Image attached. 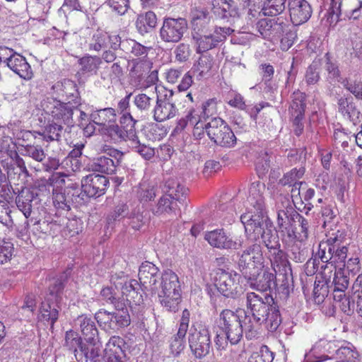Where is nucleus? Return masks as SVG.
<instances>
[{"label": "nucleus", "mask_w": 362, "mask_h": 362, "mask_svg": "<svg viewBox=\"0 0 362 362\" xmlns=\"http://www.w3.org/2000/svg\"><path fill=\"white\" fill-rule=\"evenodd\" d=\"M109 185L108 178L99 174H90L83 177L81 186L71 183L64 188H56L52 192V200L57 214H66L71 207L85 205L91 197L103 195Z\"/></svg>", "instance_id": "obj_1"}, {"label": "nucleus", "mask_w": 362, "mask_h": 362, "mask_svg": "<svg viewBox=\"0 0 362 362\" xmlns=\"http://www.w3.org/2000/svg\"><path fill=\"white\" fill-rule=\"evenodd\" d=\"M22 155L31 158L37 162H42L46 157V153L40 145L27 144L22 146Z\"/></svg>", "instance_id": "obj_50"}, {"label": "nucleus", "mask_w": 362, "mask_h": 362, "mask_svg": "<svg viewBox=\"0 0 362 362\" xmlns=\"http://www.w3.org/2000/svg\"><path fill=\"white\" fill-rule=\"evenodd\" d=\"M273 33H271L269 40H277L286 31L288 28L282 18H273Z\"/></svg>", "instance_id": "obj_62"}, {"label": "nucleus", "mask_w": 362, "mask_h": 362, "mask_svg": "<svg viewBox=\"0 0 362 362\" xmlns=\"http://www.w3.org/2000/svg\"><path fill=\"white\" fill-rule=\"evenodd\" d=\"M282 201V208L278 206L277 224L282 228L284 224L293 225V221L295 220V216L297 211L292 206L290 200L284 197Z\"/></svg>", "instance_id": "obj_38"}, {"label": "nucleus", "mask_w": 362, "mask_h": 362, "mask_svg": "<svg viewBox=\"0 0 362 362\" xmlns=\"http://www.w3.org/2000/svg\"><path fill=\"white\" fill-rule=\"evenodd\" d=\"M344 19H358L362 9V0H343Z\"/></svg>", "instance_id": "obj_44"}, {"label": "nucleus", "mask_w": 362, "mask_h": 362, "mask_svg": "<svg viewBox=\"0 0 362 362\" xmlns=\"http://www.w3.org/2000/svg\"><path fill=\"white\" fill-rule=\"evenodd\" d=\"M257 7L264 16H276L286 8V0H259Z\"/></svg>", "instance_id": "obj_35"}, {"label": "nucleus", "mask_w": 362, "mask_h": 362, "mask_svg": "<svg viewBox=\"0 0 362 362\" xmlns=\"http://www.w3.org/2000/svg\"><path fill=\"white\" fill-rule=\"evenodd\" d=\"M53 98L57 100H64L66 103L79 107L81 105V98L76 83L70 79L57 81L51 88Z\"/></svg>", "instance_id": "obj_16"}, {"label": "nucleus", "mask_w": 362, "mask_h": 362, "mask_svg": "<svg viewBox=\"0 0 362 362\" xmlns=\"http://www.w3.org/2000/svg\"><path fill=\"white\" fill-rule=\"evenodd\" d=\"M248 216L243 218L245 233L248 240L257 243L261 239L262 243L269 252L281 247L279 235L274 227L273 222L268 216L255 217Z\"/></svg>", "instance_id": "obj_4"}, {"label": "nucleus", "mask_w": 362, "mask_h": 362, "mask_svg": "<svg viewBox=\"0 0 362 362\" xmlns=\"http://www.w3.org/2000/svg\"><path fill=\"white\" fill-rule=\"evenodd\" d=\"M78 64L80 68L76 73V76L78 77V79H81L96 74L102 64V60L98 56L86 54L78 59Z\"/></svg>", "instance_id": "obj_27"}, {"label": "nucleus", "mask_w": 362, "mask_h": 362, "mask_svg": "<svg viewBox=\"0 0 362 362\" xmlns=\"http://www.w3.org/2000/svg\"><path fill=\"white\" fill-rule=\"evenodd\" d=\"M133 103L136 107L133 112H136L140 118L153 115L156 100L145 93H139L134 97Z\"/></svg>", "instance_id": "obj_32"}, {"label": "nucleus", "mask_w": 362, "mask_h": 362, "mask_svg": "<svg viewBox=\"0 0 362 362\" xmlns=\"http://www.w3.org/2000/svg\"><path fill=\"white\" fill-rule=\"evenodd\" d=\"M245 305L251 323L257 330L264 324L269 332H275L280 326L282 318L276 300L269 293L246 292Z\"/></svg>", "instance_id": "obj_2"}, {"label": "nucleus", "mask_w": 362, "mask_h": 362, "mask_svg": "<svg viewBox=\"0 0 362 362\" xmlns=\"http://www.w3.org/2000/svg\"><path fill=\"white\" fill-rule=\"evenodd\" d=\"M41 107L45 113L51 115L53 120L69 127L74 126V111L78 110L74 105L62 102L53 97H47L41 101Z\"/></svg>", "instance_id": "obj_10"}, {"label": "nucleus", "mask_w": 362, "mask_h": 362, "mask_svg": "<svg viewBox=\"0 0 362 362\" xmlns=\"http://www.w3.org/2000/svg\"><path fill=\"white\" fill-rule=\"evenodd\" d=\"M136 28L138 33L144 35L151 33L157 26V16L153 11H147L139 15L136 21Z\"/></svg>", "instance_id": "obj_36"}, {"label": "nucleus", "mask_w": 362, "mask_h": 362, "mask_svg": "<svg viewBox=\"0 0 362 362\" xmlns=\"http://www.w3.org/2000/svg\"><path fill=\"white\" fill-rule=\"evenodd\" d=\"M265 256L269 259L275 272L276 268H277L279 271L282 269L286 274L289 273L290 276H292V268L288 260V255L287 252L281 249V246L269 252H265Z\"/></svg>", "instance_id": "obj_26"}, {"label": "nucleus", "mask_w": 362, "mask_h": 362, "mask_svg": "<svg viewBox=\"0 0 362 362\" xmlns=\"http://www.w3.org/2000/svg\"><path fill=\"white\" fill-rule=\"evenodd\" d=\"M13 193L16 194L15 203L17 208L26 218H28L31 214L33 202L36 199L37 194L34 193L30 189L24 187L18 189V192L13 190Z\"/></svg>", "instance_id": "obj_25"}, {"label": "nucleus", "mask_w": 362, "mask_h": 362, "mask_svg": "<svg viewBox=\"0 0 362 362\" xmlns=\"http://www.w3.org/2000/svg\"><path fill=\"white\" fill-rule=\"evenodd\" d=\"M338 111L346 119L356 124L358 121L360 112L357 109L353 98L341 96L337 100Z\"/></svg>", "instance_id": "obj_30"}, {"label": "nucleus", "mask_w": 362, "mask_h": 362, "mask_svg": "<svg viewBox=\"0 0 362 362\" xmlns=\"http://www.w3.org/2000/svg\"><path fill=\"white\" fill-rule=\"evenodd\" d=\"M165 194L162 196L152 209L156 216H177L179 209L177 202L184 201L187 189L175 179H168L165 184Z\"/></svg>", "instance_id": "obj_6"}, {"label": "nucleus", "mask_w": 362, "mask_h": 362, "mask_svg": "<svg viewBox=\"0 0 362 362\" xmlns=\"http://www.w3.org/2000/svg\"><path fill=\"white\" fill-rule=\"evenodd\" d=\"M108 34L101 30L95 31L88 44L90 51L100 52L107 47Z\"/></svg>", "instance_id": "obj_47"}, {"label": "nucleus", "mask_w": 362, "mask_h": 362, "mask_svg": "<svg viewBox=\"0 0 362 362\" xmlns=\"http://www.w3.org/2000/svg\"><path fill=\"white\" fill-rule=\"evenodd\" d=\"M215 286L224 297L235 299L240 295V276L237 273L219 269L215 276Z\"/></svg>", "instance_id": "obj_15"}, {"label": "nucleus", "mask_w": 362, "mask_h": 362, "mask_svg": "<svg viewBox=\"0 0 362 362\" xmlns=\"http://www.w3.org/2000/svg\"><path fill=\"white\" fill-rule=\"evenodd\" d=\"M84 339L91 344L99 342L98 330L94 320L86 315L78 316L76 319Z\"/></svg>", "instance_id": "obj_29"}, {"label": "nucleus", "mask_w": 362, "mask_h": 362, "mask_svg": "<svg viewBox=\"0 0 362 362\" xmlns=\"http://www.w3.org/2000/svg\"><path fill=\"white\" fill-rule=\"evenodd\" d=\"M173 91L169 90L163 96L157 95L152 115L156 122H165L177 115L178 109L173 99Z\"/></svg>", "instance_id": "obj_17"}, {"label": "nucleus", "mask_w": 362, "mask_h": 362, "mask_svg": "<svg viewBox=\"0 0 362 362\" xmlns=\"http://www.w3.org/2000/svg\"><path fill=\"white\" fill-rule=\"evenodd\" d=\"M213 66V57L210 55H202L191 69L192 74L198 80L210 76V71Z\"/></svg>", "instance_id": "obj_39"}, {"label": "nucleus", "mask_w": 362, "mask_h": 362, "mask_svg": "<svg viewBox=\"0 0 362 362\" xmlns=\"http://www.w3.org/2000/svg\"><path fill=\"white\" fill-rule=\"evenodd\" d=\"M228 8L223 6L221 8L219 12L216 13L214 16L216 18L230 22L234 18L239 17L238 8L235 6L233 0H228Z\"/></svg>", "instance_id": "obj_52"}, {"label": "nucleus", "mask_w": 362, "mask_h": 362, "mask_svg": "<svg viewBox=\"0 0 362 362\" xmlns=\"http://www.w3.org/2000/svg\"><path fill=\"white\" fill-rule=\"evenodd\" d=\"M265 191V185L259 181L254 182L250 185L247 202L252 208L250 211L241 215L240 221L243 224L245 216H248L252 219L257 216H268L264 197Z\"/></svg>", "instance_id": "obj_14"}, {"label": "nucleus", "mask_w": 362, "mask_h": 362, "mask_svg": "<svg viewBox=\"0 0 362 362\" xmlns=\"http://www.w3.org/2000/svg\"><path fill=\"white\" fill-rule=\"evenodd\" d=\"M233 30L229 27H216L214 32L207 33L193 39L197 45V52L202 53L216 47L224 41L227 36L232 34Z\"/></svg>", "instance_id": "obj_18"}, {"label": "nucleus", "mask_w": 362, "mask_h": 362, "mask_svg": "<svg viewBox=\"0 0 362 362\" xmlns=\"http://www.w3.org/2000/svg\"><path fill=\"white\" fill-rule=\"evenodd\" d=\"M320 62L313 61L307 68L305 74V81L308 85H315L320 79Z\"/></svg>", "instance_id": "obj_53"}, {"label": "nucleus", "mask_w": 362, "mask_h": 362, "mask_svg": "<svg viewBox=\"0 0 362 362\" xmlns=\"http://www.w3.org/2000/svg\"><path fill=\"white\" fill-rule=\"evenodd\" d=\"M116 305L113 312L100 309L95 314L94 318L98 325L106 332H116L130 325L131 318L126 303H117Z\"/></svg>", "instance_id": "obj_7"}, {"label": "nucleus", "mask_w": 362, "mask_h": 362, "mask_svg": "<svg viewBox=\"0 0 362 362\" xmlns=\"http://www.w3.org/2000/svg\"><path fill=\"white\" fill-rule=\"evenodd\" d=\"M246 279L250 288L262 293L276 289L277 287L276 274L269 270H264L262 273L257 272Z\"/></svg>", "instance_id": "obj_23"}, {"label": "nucleus", "mask_w": 362, "mask_h": 362, "mask_svg": "<svg viewBox=\"0 0 362 362\" xmlns=\"http://www.w3.org/2000/svg\"><path fill=\"white\" fill-rule=\"evenodd\" d=\"M10 70L24 80H30L33 76L30 65L26 59L15 52L6 65Z\"/></svg>", "instance_id": "obj_24"}, {"label": "nucleus", "mask_w": 362, "mask_h": 362, "mask_svg": "<svg viewBox=\"0 0 362 362\" xmlns=\"http://www.w3.org/2000/svg\"><path fill=\"white\" fill-rule=\"evenodd\" d=\"M188 343L196 358L202 359L209 354L211 341L209 325L201 320L194 322L189 331Z\"/></svg>", "instance_id": "obj_8"}, {"label": "nucleus", "mask_w": 362, "mask_h": 362, "mask_svg": "<svg viewBox=\"0 0 362 362\" xmlns=\"http://www.w3.org/2000/svg\"><path fill=\"white\" fill-rule=\"evenodd\" d=\"M206 127L207 136L215 144L224 148H232L236 144L235 134L221 118H211Z\"/></svg>", "instance_id": "obj_11"}, {"label": "nucleus", "mask_w": 362, "mask_h": 362, "mask_svg": "<svg viewBox=\"0 0 362 362\" xmlns=\"http://www.w3.org/2000/svg\"><path fill=\"white\" fill-rule=\"evenodd\" d=\"M305 93L297 90L293 93L291 95V103L288 109L291 116L305 115Z\"/></svg>", "instance_id": "obj_42"}, {"label": "nucleus", "mask_w": 362, "mask_h": 362, "mask_svg": "<svg viewBox=\"0 0 362 362\" xmlns=\"http://www.w3.org/2000/svg\"><path fill=\"white\" fill-rule=\"evenodd\" d=\"M188 23L185 18H163L159 29V37L165 43H177L187 32Z\"/></svg>", "instance_id": "obj_12"}, {"label": "nucleus", "mask_w": 362, "mask_h": 362, "mask_svg": "<svg viewBox=\"0 0 362 362\" xmlns=\"http://www.w3.org/2000/svg\"><path fill=\"white\" fill-rule=\"evenodd\" d=\"M343 4V0L331 1L327 13V21L330 24H336L339 21L344 19V17H342V16H344V8L341 9Z\"/></svg>", "instance_id": "obj_48"}, {"label": "nucleus", "mask_w": 362, "mask_h": 362, "mask_svg": "<svg viewBox=\"0 0 362 362\" xmlns=\"http://www.w3.org/2000/svg\"><path fill=\"white\" fill-rule=\"evenodd\" d=\"M210 17L206 10L197 11L192 19V37H199L208 33Z\"/></svg>", "instance_id": "obj_33"}, {"label": "nucleus", "mask_w": 362, "mask_h": 362, "mask_svg": "<svg viewBox=\"0 0 362 362\" xmlns=\"http://www.w3.org/2000/svg\"><path fill=\"white\" fill-rule=\"evenodd\" d=\"M199 117H200L199 111L193 107L190 108L185 117L177 120L175 131L177 132H182L188 123L193 124L197 121V119H199Z\"/></svg>", "instance_id": "obj_57"}, {"label": "nucleus", "mask_w": 362, "mask_h": 362, "mask_svg": "<svg viewBox=\"0 0 362 362\" xmlns=\"http://www.w3.org/2000/svg\"><path fill=\"white\" fill-rule=\"evenodd\" d=\"M274 354L266 345H262L259 350L253 352L248 359V362H272Z\"/></svg>", "instance_id": "obj_55"}, {"label": "nucleus", "mask_w": 362, "mask_h": 362, "mask_svg": "<svg viewBox=\"0 0 362 362\" xmlns=\"http://www.w3.org/2000/svg\"><path fill=\"white\" fill-rule=\"evenodd\" d=\"M70 129L64 124L57 122L52 119H49L45 125L42 133H40L44 140L46 141H60L62 137H64L66 132H69Z\"/></svg>", "instance_id": "obj_28"}, {"label": "nucleus", "mask_w": 362, "mask_h": 362, "mask_svg": "<svg viewBox=\"0 0 362 362\" xmlns=\"http://www.w3.org/2000/svg\"><path fill=\"white\" fill-rule=\"evenodd\" d=\"M204 238L213 247L219 249L237 250L243 245V240L240 238L233 240L227 235L223 229H216L207 232Z\"/></svg>", "instance_id": "obj_19"}, {"label": "nucleus", "mask_w": 362, "mask_h": 362, "mask_svg": "<svg viewBox=\"0 0 362 362\" xmlns=\"http://www.w3.org/2000/svg\"><path fill=\"white\" fill-rule=\"evenodd\" d=\"M238 269L245 279L247 276L255 275L259 272L257 264H260L262 259L260 244L257 243L252 244L241 253H238Z\"/></svg>", "instance_id": "obj_13"}, {"label": "nucleus", "mask_w": 362, "mask_h": 362, "mask_svg": "<svg viewBox=\"0 0 362 362\" xmlns=\"http://www.w3.org/2000/svg\"><path fill=\"white\" fill-rule=\"evenodd\" d=\"M217 99L215 98H210L204 102L201 109H197L199 111L200 118L206 120L210 117L212 118L217 113Z\"/></svg>", "instance_id": "obj_56"}, {"label": "nucleus", "mask_w": 362, "mask_h": 362, "mask_svg": "<svg viewBox=\"0 0 362 362\" xmlns=\"http://www.w3.org/2000/svg\"><path fill=\"white\" fill-rule=\"evenodd\" d=\"M331 288L330 281L325 276H321L320 279H316L314 284L313 296L315 301L317 303H322L326 297L328 296Z\"/></svg>", "instance_id": "obj_43"}, {"label": "nucleus", "mask_w": 362, "mask_h": 362, "mask_svg": "<svg viewBox=\"0 0 362 362\" xmlns=\"http://www.w3.org/2000/svg\"><path fill=\"white\" fill-rule=\"evenodd\" d=\"M116 115L115 109L106 107L93 110L89 115V119L99 127H106L107 122L115 121Z\"/></svg>", "instance_id": "obj_40"}, {"label": "nucleus", "mask_w": 362, "mask_h": 362, "mask_svg": "<svg viewBox=\"0 0 362 362\" xmlns=\"http://www.w3.org/2000/svg\"><path fill=\"white\" fill-rule=\"evenodd\" d=\"M105 130V134L115 142H120L129 139L127 133L117 124L107 125Z\"/></svg>", "instance_id": "obj_54"}, {"label": "nucleus", "mask_w": 362, "mask_h": 362, "mask_svg": "<svg viewBox=\"0 0 362 362\" xmlns=\"http://www.w3.org/2000/svg\"><path fill=\"white\" fill-rule=\"evenodd\" d=\"M339 231L334 237L322 240L318 245L317 255L323 263L343 264L348 255V248L343 244L341 233Z\"/></svg>", "instance_id": "obj_9"}, {"label": "nucleus", "mask_w": 362, "mask_h": 362, "mask_svg": "<svg viewBox=\"0 0 362 362\" xmlns=\"http://www.w3.org/2000/svg\"><path fill=\"white\" fill-rule=\"evenodd\" d=\"M81 337L73 330L66 332L64 346L69 350L74 351L76 357H78L81 347L83 346Z\"/></svg>", "instance_id": "obj_49"}, {"label": "nucleus", "mask_w": 362, "mask_h": 362, "mask_svg": "<svg viewBox=\"0 0 362 362\" xmlns=\"http://www.w3.org/2000/svg\"><path fill=\"white\" fill-rule=\"evenodd\" d=\"M106 358L109 357H127L126 342L119 336L110 337L105 349Z\"/></svg>", "instance_id": "obj_37"}, {"label": "nucleus", "mask_w": 362, "mask_h": 362, "mask_svg": "<svg viewBox=\"0 0 362 362\" xmlns=\"http://www.w3.org/2000/svg\"><path fill=\"white\" fill-rule=\"evenodd\" d=\"M132 144H134L132 146L133 150L138 153L142 158L145 160L151 159L155 155L154 148L150 147L149 146L145 145L144 144H141L139 140L138 136L131 139Z\"/></svg>", "instance_id": "obj_58"}, {"label": "nucleus", "mask_w": 362, "mask_h": 362, "mask_svg": "<svg viewBox=\"0 0 362 362\" xmlns=\"http://www.w3.org/2000/svg\"><path fill=\"white\" fill-rule=\"evenodd\" d=\"M288 8L291 21L296 26L306 23L313 13L312 7L306 0H288Z\"/></svg>", "instance_id": "obj_21"}, {"label": "nucleus", "mask_w": 362, "mask_h": 362, "mask_svg": "<svg viewBox=\"0 0 362 362\" xmlns=\"http://www.w3.org/2000/svg\"><path fill=\"white\" fill-rule=\"evenodd\" d=\"M341 83L357 100H362V81L345 79Z\"/></svg>", "instance_id": "obj_59"}, {"label": "nucleus", "mask_w": 362, "mask_h": 362, "mask_svg": "<svg viewBox=\"0 0 362 362\" xmlns=\"http://www.w3.org/2000/svg\"><path fill=\"white\" fill-rule=\"evenodd\" d=\"M305 172V166H300L298 169L297 168H294L284 175V176L279 180V184L283 186H292L293 188L291 192L293 193L297 191L299 194L301 185L305 183L303 182H298V180L303 177Z\"/></svg>", "instance_id": "obj_34"}, {"label": "nucleus", "mask_w": 362, "mask_h": 362, "mask_svg": "<svg viewBox=\"0 0 362 362\" xmlns=\"http://www.w3.org/2000/svg\"><path fill=\"white\" fill-rule=\"evenodd\" d=\"M88 167L90 171L107 175L114 174L117 168L114 163V160L107 156H100L94 158L90 161Z\"/></svg>", "instance_id": "obj_31"}, {"label": "nucleus", "mask_w": 362, "mask_h": 362, "mask_svg": "<svg viewBox=\"0 0 362 362\" xmlns=\"http://www.w3.org/2000/svg\"><path fill=\"white\" fill-rule=\"evenodd\" d=\"M330 284L331 288L339 291H346L349 284V281L341 269H339L338 271L335 270L334 277Z\"/></svg>", "instance_id": "obj_60"}, {"label": "nucleus", "mask_w": 362, "mask_h": 362, "mask_svg": "<svg viewBox=\"0 0 362 362\" xmlns=\"http://www.w3.org/2000/svg\"><path fill=\"white\" fill-rule=\"evenodd\" d=\"M68 279L66 273L62 274L58 278L54 279L53 283L49 287V292L45 296H54L55 299L61 300V293L64 288Z\"/></svg>", "instance_id": "obj_51"}, {"label": "nucleus", "mask_w": 362, "mask_h": 362, "mask_svg": "<svg viewBox=\"0 0 362 362\" xmlns=\"http://www.w3.org/2000/svg\"><path fill=\"white\" fill-rule=\"evenodd\" d=\"M95 344H83L78 354V361L81 362H96L100 356V349Z\"/></svg>", "instance_id": "obj_46"}, {"label": "nucleus", "mask_w": 362, "mask_h": 362, "mask_svg": "<svg viewBox=\"0 0 362 362\" xmlns=\"http://www.w3.org/2000/svg\"><path fill=\"white\" fill-rule=\"evenodd\" d=\"M11 213V210L8 202L0 199V223L8 228H12L13 226Z\"/></svg>", "instance_id": "obj_61"}, {"label": "nucleus", "mask_w": 362, "mask_h": 362, "mask_svg": "<svg viewBox=\"0 0 362 362\" xmlns=\"http://www.w3.org/2000/svg\"><path fill=\"white\" fill-rule=\"evenodd\" d=\"M156 287L160 304L168 311H177L181 302V285L177 275L170 269L165 270Z\"/></svg>", "instance_id": "obj_5"}, {"label": "nucleus", "mask_w": 362, "mask_h": 362, "mask_svg": "<svg viewBox=\"0 0 362 362\" xmlns=\"http://www.w3.org/2000/svg\"><path fill=\"white\" fill-rule=\"evenodd\" d=\"M141 119L136 112L122 115L119 117V124L122 129L129 135V139L131 140L137 136L136 132V124Z\"/></svg>", "instance_id": "obj_41"}, {"label": "nucleus", "mask_w": 362, "mask_h": 362, "mask_svg": "<svg viewBox=\"0 0 362 362\" xmlns=\"http://www.w3.org/2000/svg\"><path fill=\"white\" fill-rule=\"evenodd\" d=\"M54 296H45L44 300L42 301L40 308L39 319L50 325L53 328L54 323L59 318V305L61 300L55 299Z\"/></svg>", "instance_id": "obj_22"}, {"label": "nucleus", "mask_w": 362, "mask_h": 362, "mask_svg": "<svg viewBox=\"0 0 362 362\" xmlns=\"http://www.w3.org/2000/svg\"><path fill=\"white\" fill-rule=\"evenodd\" d=\"M180 332L177 331V334L172 337L170 341V349L171 353L175 356H177L185 348V338L186 334L180 335Z\"/></svg>", "instance_id": "obj_64"}, {"label": "nucleus", "mask_w": 362, "mask_h": 362, "mask_svg": "<svg viewBox=\"0 0 362 362\" xmlns=\"http://www.w3.org/2000/svg\"><path fill=\"white\" fill-rule=\"evenodd\" d=\"M13 251V244L11 241L0 240V264H3L10 261Z\"/></svg>", "instance_id": "obj_63"}, {"label": "nucleus", "mask_w": 362, "mask_h": 362, "mask_svg": "<svg viewBox=\"0 0 362 362\" xmlns=\"http://www.w3.org/2000/svg\"><path fill=\"white\" fill-rule=\"evenodd\" d=\"M240 315L238 311L230 309L223 310L215 324L231 344H237L243 338V332L248 340L255 338L258 332L251 323V319L247 313L243 311Z\"/></svg>", "instance_id": "obj_3"}, {"label": "nucleus", "mask_w": 362, "mask_h": 362, "mask_svg": "<svg viewBox=\"0 0 362 362\" xmlns=\"http://www.w3.org/2000/svg\"><path fill=\"white\" fill-rule=\"evenodd\" d=\"M308 250L301 242L295 241L288 246V255L293 261L297 263H302L308 257Z\"/></svg>", "instance_id": "obj_45"}, {"label": "nucleus", "mask_w": 362, "mask_h": 362, "mask_svg": "<svg viewBox=\"0 0 362 362\" xmlns=\"http://www.w3.org/2000/svg\"><path fill=\"white\" fill-rule=\"evenodd\" d=\"M139 279L142 286L152 293H156V284L160 278L159 269L153 263L146 261L139 267Z\"/></svg>", "instance_id": "obj_20"}]
</instances>
